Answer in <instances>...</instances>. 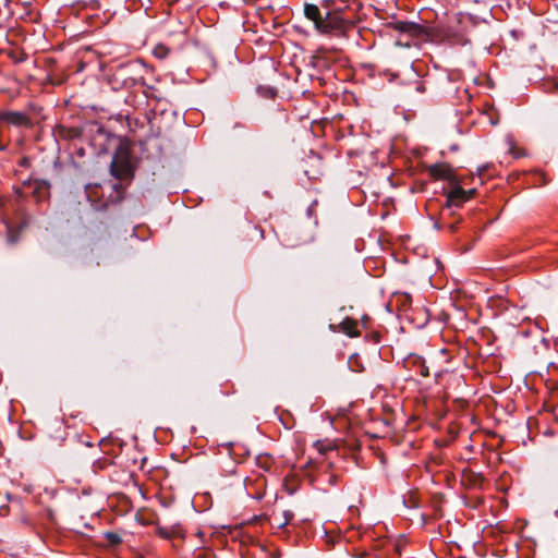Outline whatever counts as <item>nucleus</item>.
<instances>
[{
    "mask_svg": "<svg viewBox=\"0 0 558 558\" xmlns=\"http://www.w3.org/2000/svg\"><path fill=\"white\" fill-rule=\"evenodd\" d=\"M170 50L163 45H157L154 49V56L158 59H165L169 54Z\"/></svg>",
    "mask_w": 558,
    "mask_h": 558,
    "instance_id": "13",
    "label": "nucleus"
},
{
    "mask_svg": "<svg viewBox=\"0 0 558 558\" xmlns=\"http://www.w3.org/2000/svg\"><path fill=\"white\" fill-rule=\"evenodd\" d=\"M5 146L0 143V150H4Z\"/></svg>",
    "mask_w": 558,
    "mask_h": 558,
    "instance_id": "26",
    "label": "nucleus"
},
{
    "mask_svg": "<svg viewBox=\"0 0 558 558\" xmlns=\"http://www.w3.org/2000/svg\"><path fill=\"white\" fill-rule=\"evenodd\" d=\"M369 322H371V318H369V316H367V315H364V316L362 317V319H361L362 326H363L364 328H367V327H368V323H369Z\"/></svg>",
    "mask_w": 558,
    "mask_h": 558,
    "instance_id": "22",
    "label": "nucleus"
},
{
    "mask_svg": "<svg viewBox=\"0 0 558 558\" xmlns=\"http://www.w3.org/2000/svg\"><path fill=\"white\" fill-rule=\"evenodd\" d=\"M106 539L112 546H117V545L121 544V542H122V537L120 536V534L114 533V532L106 533Z\"/></svg>",
    "mask_w": 558,
    "mask_h": 558,
    "instance_id": "14",
    "label": "nucleus"
},
{
    "mask_svg": "<svg viewBox=\"0 0 558 558\" xmlns=\"http://www.w3.org/2000/svg\"><path fill=\"white\" fill-rule=\"evenodd\" d=\"M330 328L333 331L340 330L351 338L360 336V331L357 329V322L351 317H345L338 326L330 325Z\"/></svg>",
    "mask_w": 558,
    "mask_h": 558,
    "instance_id": "10",
    "label": "nucleus"
},
{
    "mask_svg": "<svg viewBox=\"0 0 558 558\" xmlns=\"http://www.w3.org/2000/svg\"><path fill=\"white\" fill-rule=\"evenodd\" d=\"M157 533L163 538H171L170 530L167 526H158Z\"/></svg>",
    "mask_w": 558,
    "mask_h": 558,
    "instance_id": "19",
    "label": "nucleus"
},
{
    "mask_svg": "<svg viewBox=\"0 0 558 558\" xmlns=\"http://www.w3.org/2000/svg\"><path fill=\"white\" fill-rule=\"evenodd\" d=\"M168 529L170 530L171 538H173V537H182V531H181L180 525L174 524V525H171Z\"/></svg>",
    "mask_w": 558,
    "mask_h": 558,
    "instance_id": "18",
    "label": "nucleus"
},
{
    "mask_svg": "<svg viewBox=\"0 0 558 558\" xmlns=\"http://www.w3.org/2000/svg\"><path fill=\"white\" fill-rule=\"evenodd\" d=\"M415 89L418 93H424L425 92V85L422 82H417Z\"/></svg>",
    "mask_w": 558,
    "mask_h": 558,
    "instance_id": "23",
    "label": "nucleus"
},
{
    "mask_svg": "<svg viewBox=\"0 0 558 558\" xmlns=\"http://www.w3.org/2000/svg\"><path fill=\"white\" fill-rule=\"evenodd\" d=\"M0 122L14 126H32L31 118L20 111H0Z\"/></svg>",
    "mask_w": 558,
    "mask_h": 558,
    "instance_id": "7",
    "label": "nucleus"
},
{
    "mask_svg": "<svg viewBox=\"0 0 558 558\" xmlns=\"http://www.w3.org/2000/svg\"><path fill=\"white\" fill-rule=\"evenodd\" d=\"M391 27L412 38H424L427 35L426 28L414 22L397 21L391 24Z\"/></svg>",
    "mask_w": 558,
    "mask_h": 558,
    "instance_id": "5",
    "label": "nucleus"
},
{
    "mask_svg": "<svg viewBox=\"0 0 558 558\" xmlns=\"http://www.w3.org/2000/svg\"><path fill=\"white\" fill-rule=\"evenodd\" d=\"M475 194V190L464 191L459 183L448 193L446 207H459Z\"/></svg>",
    "mask_w": 558,
    "mask_h": 558,
    "instance_id": "6",
    "label": "nucleus"
},
{
    "mask_svg": "<svg viewBox=\"0 0 558 558\" xmlns=\"http://www.w3.org/2000/svg\"><path fill=\"white\" fill-rule=\"evenodd\" d=\"M449 230H450L451 232H456V231H457V223H451V225H449Z\"/></svg>",
    "mask_w": 558,
    "mask_h": 558,
    "instance_id": "24",
    "label": "nucleus"
},
{
    "mask_svg": "<svg viewBox=\"0 0 558 558\" xmlns=\"http://www.w3.org/2000/svg\"><path fill=\"white\" fill-rule=\"evenodd\" d=\"M403 366L409 369L417 368L421 376L428 377L429 376V368L425 364V361L422 356L417 354H410L403 360Z\"/></svg>",
    "mask_w": 558,
    "mask_h": 558,
    "instance_id": "9",
    "label": "nucleus"
},
{
    "mask_svg": "<svg viewBox=\"0 0 558 558\" xmlns=\"http://www.w3.org/2000/svg\"><path fill=\"white\" fill-rule=\"evenodd\" d=\"M304 16L313 22L314 28L322 35L344 36L352 24L342 16L340 10L327 11L322 14L320 9L313 3L304 4Z\"/></svg>",
    "mask_w": 558,
    "mask_h": 558,
    "instance_id": "1",
    "label": "nucleus"
},
{
    "mask_svg": "<svg viewBox=\"0 0 558 558\" xmlns=\"http://www.w3.org/2000/svg\"><path fill=\"white\" fill-rule=\"evenodd\" d=\"M111 83L116 88H132L144 84V64L137 60L118 64L112 74Z\"/></svg>",
    "mask_w": 558,
    "mask_h": 558,
    "instance_id": "2",
    "label": "nucleus"
},
{
    "mask_svg": "<svg viewBox=\"0 0 558 558\" xmlns=\"http://www.w3.org/2000/svg\"><path fill=\"white\" fill-rule=\"evenodd\" d=\"M110 174L120 181H131L134 177V169L131 162V153L124 146H119L110 162Z\"/></svg>",
    "mask_w": 558,
    "mask_h": 558,
    "instance_id": "3",
    "label": "nucleus"
},
{
    "mask_svg": "<svg viewBox=\"0 0 558 558\" xmlns=\"http://www.w3.org/2000/svg\"><path fill=\"white\" fill-rule=\"evenodd\" d=\"M113 187H114V190H117V191H118V190L121 187V184H114V186H113Z\"/></svg>",
    "mask_w": 558,
    "mask_h": 558,
    "instance_id": "25",
    "label": "nucleus"
},
{
    "mask_svg": "<svg viewBox=\"0 0 558 558\" xmlns=\"http://www.w3.org/2000/svg\"><path fill=\"white\" fill-rule=\"evenodd\" d=\"M428 174L436 180H447L453 187L458 184L454 170L448 163H434L427 168Z\"/></svg>",
    "mask_w": 558,
    "mask_h": 558,
    "instance_id": "4",
    "label": "nucleus"
},
{
    "mask_svg": "<svg viewBox=\"0 0 558 558\" xmlns=\"http://www.w3.org/2000/svg\"><path fill=\"white\" fill-rule=\"evenodd\" d=\"M8 57L15 63H21L27 59V53L24 51L11 50L8 52Z\"/></svg>",
    "mask_w": 558,
    "mask_h": 558,
    "instance_id": "12",
    "label": "nucleus"
},
{
    "mask_svg": "<svg viewBox=\"0 0 558 558\" xmlns=\"http://www.w3.org/2000/svg\"><path fill=\"white\" fill-rule=\"evenodd\" d=\"M471 486H480L482 485L484 478L481 474L471 473L468 478Z\"/></svg>",
    "mask_w": 558,
    "mask_h": 558,
    "instance_id": "15",
    "label": "nucleus"
},
{
    "mask_svg": "<svg viewBox=\"0 0 558 558\" xmlns=\"http://www.w3.org/2000/svg\"><path fill=\"white\" fill-rule=\"evenodd\" d=\"M258 92L266 98H274L276 96V90L271 87H258Z\"/></svg>",
    "mask_w": 558,
    "mask_h": 558,
    "instance_id": "16",
    "label": "nucleus"
},
{
    "mask_svg": "<svg viewBox=\"0 0 558 558\" xmlns=\"http://www.w3.org/2000/svg\"><path fill=\"white\" fill-rule=\"evenodd\" d=\"M56 134L61 140L71 141V140L81 137L82 129H80V128H68V126H64V125H59L56 129Z\"/></svg>",
    "mask_w": 558,
    "mask_h": 558,
    "instance_id": "11",
    "label": "nucleus"
},
{
    "mask_svg": "<svg viewBox=\"0 0 558 558\" xmlns=\"http://www.w3.org/2000/svg\"><path fill=\"white\" fill-rule=\"evenodd\" d=\"M271 522L279 529L284 527L288 524L287 520H283L281 517L277 514H272Z\"/></svg>",
    "mask_w": 558,
    "mask_h": 558,
    "instance_id": "17",
    "label": "nucleus"
},
{
    "mask_svg": "<svg viewBox=\"0 0 558 558\" xmlns=\"http://www.w3.org/2000/svg\"><path fill=\"white\" fill-rule=\"evenodd\" d=\"M324 2L328 5L332 0H324Z\"/></svg>",
    "mask_w": 558,
    "mask_h": 558,
    "instance_id": "27",
    "label": "nucleus"
},
{
    "mask_svg": "<svg viewBox=\"0 0 558 558\" xmlns=\"http://www.w3.org/2000/svg\"><path fill=\"white\" fill-rule=\"evenodd\" d=\"M23 185L33 186L32 194L37 203L50 197V182L47 180L24 181Z\"/></svg>",
    "mask_w": 558,
    "mask_h": 558,
    "instance_id": "8",
    "label": "nucleus"
},
{
    "mask_svg": "<svg viewBox=\"0 0 558 558\" xmlns=\"http://www.w3.org/2000/svg\"><path fill=\"white\" fill-rule=\"evenodd\" d=\"M281 518L283 520H287V522L289 523L292 520V518H293V512L290 511V510H286V511L282 512Z\"/></svg>",
    "mask_w": 558,
    "mask_h": 558,
    "instance_id": "21",
    "label": "nucleus"
},
{
    "mask_svg": "<svg viewBox=\"0 0 558 558\" xmlns=\"http://www.w3.org/2000/svg\"><path fill=\"white\" fill-rule=\"evenodd\" d=\"M546 88L548 92H551V93L558 92V82L557 81L548 82L546 85Z\"/></svg>",
    "mask_w": 558,
    "mask_h": 558,
    "instance_id": "20",
    "label": "nucleus"
}]
</instances>
